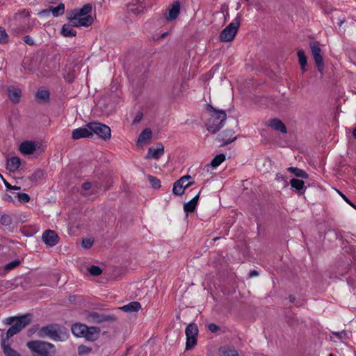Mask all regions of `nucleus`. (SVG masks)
Wrapping results in <instances>:
<instances>
[{
	"label": "nucleus",
	"instance_id": "1",
	"mask_svg": "<svg viewBox=\"0 0 356 356\" xmlns=\"http://www.w3.org/2000/svg\"><path fill=\"white\" fill-rule=\"evenodd\" d=\"M92 11V5L87 3L81 9H74L70 13H67V15L72 19V25L74 26H90L93 22L92 17L89 15Z\"/></svg>",
	"mask_w": 356,
	"mask_h": 356
},
{
	"label": "nucleus",
	"instance_id": "2",
	"mask_svg": "<svg viewBox=\"0 0 356 356\" xmlns=\"http://www.w3.org/2000/svg\"><path fill=\"white\" fill-rule=\"evenodd\" d=\"M38 334L41 338L49 337L54 341H63L68 338L67 329L56 323L42 327Z\"/></svg>",
	"mask_w": 356,
	"mask_h": 356
},
{
	"label": "nucleus",
	"instance_id": "3",
	"mask_svg": "<svg viewBox=\"0 0 356 356\" xmlns=\"http://www.w3.org/2000/svg\"><path fill=\"white\" fill-rule=\"evenodd\" d=\"M26 346L33 353L34 356H51L55 352L54 346L46 341H31Z\"/></svg>",
	"mask_w": 356,
	"mask_h": 356
},
{
	"label": "nucleus",
	"instance_id": "4",
	"mask_svg": "<svg viewBox=\"0 0 356 356\" xmlns=\"http://www.w3.org/2000/svg\"><path fill=\"white\" fill-rule=\"evenodd\" d=\"M209 106L213 111V113L207 124V130L211 134H216L222 127L227 115L224 111L216 110L211 106Z\"/></svg>",
	"mask_w": 356,
	"mask_h": 356
},
{
	"label": "nucleus",
	"instance_id": "5",
	"mask_svg": "<svg viewBox=\"0 0 356 356\" xmlns=\"http://www.w3.org/2000/svg\"><path fill=\"white\" fill-rule=\"evenodd\" d=\"M241 15L238 14L234 22L227 26L220 33V39L222 42H231L236 35L240 26Z\"/></svg>",
	"mask_w": 356,
	"mask_h": 356
},
{
	"label": "nucleus",
	"instance_id": "6",
	"mask_svg": "<svg viewBox=\"0 0 356 356\" xmlns=\"http://www.w3.org/2000/svg\"><path fill=\"white\" fill-rule=\"evenodd\" d=\"M88 127L91 131V136L96 134L104 140H108L111 137V129L106 124L97 122H91L88 123Z\"/></svg>",
	"mask_w": 356,
	"mask_h": 356
},
{
	"label": "nucleus",
	"instance_id": "7",
	"mask_svg": "<svg viewBox=\"0 0 356 356\" xmlns=\"http://www.w3.org/2000/svg\"><path fill=\"white\" fill-rule=\"evenodd\" d=\"M185 334L186 336V350H191L197 344V337L198 334V328L195 323H190L186 328Z\"/></svg>",
	"mask_w": 356,
	"mask_h": 356
},
{
	"label": "nucleus",
	"instance_id": "8",
	"mask_svg": "<svg viewBox=\"0 0 356 356\" xmlns=\"http://www.w3.org/2000/svg\"><path fill=\"white\" fill-rule=\"evenodd\" d=\"M319 45V42L317 41H312L309 42V47L314 62L316 65L318 72L322 73L324 69V61L321 56V49Z\"/></svg>",
	"mask_w": 356,
	"mask_h": 356
},
{
	"label": "nucleus",
	"instance_id": "9",
	"mask_svg": "<svg viewBox=\"0 0 356 356\" xmlns=\"http://www.w3.org/2000/svg\"><path fill=\"white\" fill-rule=\"evenodd\" d=\"M89 318L93 323H102L104 322H113L116 320L115 315H107L99 314L97 312H92L89 314Z\"/></svg>",
	"mask_w": 356,
	"mask_h": 356
},
{
	"label": "nucleus",
	"instance_id": "10",
	"mask_svg": "<svg viewBox=\"0 0 356 356\" xmlns=\"http://www.w3.org/2000/svg\"><path fill=\"white\" fill-rule=\"evenodd\" d=\"M42 239L47 246L53 247L58 243L59 237L56 232L47 229L43 232Z\"/></svg>",
	"mask_w": 356,
	"mask_h": 356
},
{
	"label": "nucleus",
	"instance_id": "11",
	"mask_svg": "<svg viewBox=\"0 0 356 356\" xmlns=\"http://www.w3.org/2000/svg\"><path fill=\"white\" fill-rule=\"evenodd\" d=\"M164 154V146L162 143H159L156 145V147H149L147 155L145 156L146 159H152L158 160Z\"/></svg>",
	"mask_w": 356,
	"mask_h": 356
},
{
	"label": "nucleus",
	"instance_id": "12",
	"mask_svg": "<svg viewBox=\"0 0 356 356\" xmlns=\"http://www.w3.org/2000/svg\"><path fill=\"white\" fill-rule=\"evenodd\" d=\"M91 136V131L86 124L84 127L76 129L72 131V138L74 140H79L80 138H89Z\"/></svg>",
	"mask_w": 356,
	"mask_h": 356
},
{
	"label": "nucleus",
	"instance_id": "13",
	"mask_svg": "<svg viewBox=\"0 0 356 356\" xmlns=\"http://www.w3.org/2000/svg\"><path fill=\"white\" fill-rule=\"evenodd\" d=\"M8 96L13 104H18L22 97V90L19 88L10 86L7 88Z\"/></svg>",
	"mask_w": 356,
	"mask_h": 356
},
{
	"label": "nucleus",
	"instance_id": "14",
	"mask_svg": "<svg viewBox=\"0 0 356 356\" xmlns=\"http://www.w3.org/2000/svg\"><path fill=\"white\" fill-rule=\"evenodd\" d=\"M100 328L98 327H88L87 326V330L85 332L84 338L90 341H95L97 340L100 334Z\"/></svg>",
	"mask_w": 356,
	"mask_h": 356
},
{
	"label": "nucleus",
	"instance_id": "15",
	"mask_svg": "<svg viewBox=\"0 0 356 356\" xmlns=\"http://www.w3.org/2000/svg\"><path fill=\"white\" fill-rule=\"evenodd\" d=\"M31 321V315L27 314L21 316H17L13 326H16L19 332L24 329L26 325H29Z\"/></svg>",
	"mask_w": 356,
	"mask_h": 356
},
{
	"label": "nucleus",
	"instance_id": "16",
	"mask_svg": "<svg viewBox=\"0 0 356 356\" xmlns=\"http://www.w3.org/2000/svg\"><path fill=\"white\" fill-rule=\"evenodd\" d=\"M291 188H293L298 195H302L305 193L307 187L302 180L293 178L290 180Z\"/></svg>",
	"mask_w": 356,
	"mask_h": 356
},
{
	"label": "nucleus",
	"instance_id": "17",
	"mask_svg": "<svg viewBox=\"0 0 356 356\" xmlns=\"http://www.w3.org/2000/svg\"><path fill=\"white\" fill-rule=\"evenodd\" d=\"M35 149L36 145L33 141H24L19 145V151L26 155L32 154L35 151Z\"/></svg>",
	"mask_w": 356,
	"mask_h": 356
},
{
	"label": "nucleus",
	"instance_id": "18",
	"mask_svg": "<svg viewBox=\"0 0 356 356\" xmlns=\"http://www.w3.org/2000/svg\"><path fill=\"white\" fill-rule=\"evenodd\" d=\"M191 184L184 182V179H179L175 182L172 192L176 195H181L184 193L185 188L188 187Z\"/></svg>",
	"mask_w": 356,
	"mask_h": 356
},
{
	"label": "nucleus",
	"instance_id": "19",
	"mask_svg": "<svg viewBox=\"0 0 356 356\" xmlns=\"http://www.w3.org/2000/svg\"><path fill=\"white\" fill-rule=\"evenodd\" d=\"M68 19L70 20L69 24H64L61 29V33L65 37H74L76 35V32L73 30L72 27H75L72 25V17L68 15Z\"/></svg>",
	"mask_w": 356,
	"mask_h": 356
},
{
	"label": "nucleus",
	"instance_id": "20",
	"mask_svg": "<svg viewBox=\"0 0 356 356\" xmlns=\"http://www.w3.org/2000/svg\"><path fill=\"white\" fill-rule=\"evenodd\" d=\"M268 126L276 131H279L282 134L287 133V129L285 124L279 119L275 118L269 120Z\"/></svg>",
	"mask_w": 356,
	"mask_h": 356
},
{
	"label": "nucleus",
	"instance_id": "21",
	"mask_svg": "<svg viewBox=\"0 0 356 356\" xmlns=\"http://www.w3.org/2000/svg\"><path fill=\"white\" fill-rule=\"evenodd\" d=\"M21 165V160L17 156H13L7 160L6 169L10 172L17 170Z\"/></svg>",
	"mask_w": 356,
	"mask_h": 356
},
{
	"label": "nucleus",
	"instance_id": "22",
	"mask_svg": "<svg viewBox=\"0 0 356 356\" xmlns=\"http://www.w3.org/2000/svg\"><path fill=\"white\" fill-rule=\"evenodd\" d=\"M141 308V305L139 302L134 301L125 305L120 309L127 313H133L138 312Z\"/></svg>",
	"mask_w": 356,
	"mask_h": 356
},
{
	"label": "nucleus",
	"instance_id": "23",
	"mask_svg": "<svg viewBox=\"0 0 356 356\" xmlns=\"http://www.w3.org/2000/svg\"><path fill=\"white\" fill-rule=\"evenodd\" d=\"M180 13V3L179 1H175L172 3L169 10L168 16L166 17L167 20L171 21L175 19Z\"/></svg>",
	"mask_w": 356,
	"mask_h": 356
},
{
	"label": "nucleus",
	"instance_id": "24",
	"mask_svg": "<svg viewBox=\"0 0 356 356\" xmlns=\"http://www.w3.org/2000/svg\"><path fill=\"white\" fill-rule=\"evenodd\" d=\"M72 332L74 335L78 337H83L86 330H87V325L81 323H74L71 327Z\"/></svg>",
	"mask_w": 356,
	"mask_h": 356
},
{
	"label": "nucleus",
	"instance_id": "25",
	"mask_svg": "<svg viewBox=\"0 0 356 356\" xmlns=\"http://www.w3.org/2000/svg\"><path fill=\"white\" fill-rule=\"evenodd\" d=\"M234 132L231 129L225 130L222 132L220 136L222 137V140L223 141L222 145H226L229 143H232L233 141L236 140V137L234 136Z\"/></svg>",
	"mask_w": 356,
	"mask_h": 356
},
{
	"label": "nucleus",
	"instance_id": "26",
	"mask_svg": "<svg viewBox=\"0 0 356 356\" xmlns=\"http://www.w3.org/2000/svg\"><path fill=\"white\" fill-rule=\"evenodd\" d=\"M35 97L40 103H47L49 102L50 93L48 90L44 89H38L36 92Z\"/></svg>",
	"mask_w": 356,
	"mask_h": 356
},
{
	"label": "nucleus",
	"instance_id": "27",
	"mask_svg": "<svg viewBox=\"0 0 356 356\" xmlns=\"http://www.w3.org/2000/svg\"><path fill=\"white\" fill-rule=\"evenodd\" d=\"M1 345L3 351L6 356H21L16 350L11 348L8 341L1 340Z\"/></svg>",
	"mask_w": 356,
	"mask_h": 356
},
{
	"label": "nucleus",
	"instance_id": "28",
	"mask_svg": "<svg viewBox=\"0 0 356 356\" xmlns=\"http://www.w3.org/2000/svg\"><path fill=\"white\" fill-rule=\"evenodd\" d=\"M200 193L195 195L192 200L186 202L184 205V209L186 213L194 211L198 202Z\"/></svg>",
	"mask_w": 356,
	"mask_h": 356
},
{
	"label": "nucleus",
	"instance_id": "29",
	"mask_svg": "<svg viewBox=\"0 0 356 356\" xmlns=\"http://www.w3.org/2000/svg\"><path fill=\"white\" fill-rule=\"evenodd\" d=\"M20 264L19 260L13 261L3 267H0V275H4L8 271L15 268Z\"/></svg>",
	"mask_w": 356,
	"mask_h": 356
},
{
	"label": "nucleus",
	"instance_id": "30",
	"mask_svg": "<svg viewBox=\"0 0 356 356\" xmlns=\"http://www.w3.org/2000/svg\"><path fill=\"white\" fill-rule=\"evenodd\" d=\"M152 135V132L150 129H145L139 135L138 138V143H143L147 140L150 139Z\"/></svg>",
	"mask_w": 356,
	"mask_h": 356
},
{
	"label": "nucleus",
	"instance_id": "31",
	"mask_svg": "<svg viewBox=\"0 0 356 356\" xmlns=\"http://www.w3.org/2000/svg\"><path fill=\"white\" fill-rule=\"evenodd\" d=\"M287 170L293 175H295L298 177L307 179L308 178V174L304 171L303 170H301L300 168H296V167H289L287 168Z\"/></svg>",
	"mask_w": 356,
	"mask_h": 356
},
{
	"label": "nucleus",
	"instance_id": "32",
	"mask_svg": "<svg viewBox=\"0 0 356 356\" xmlns=\"http://www.w3.org/2000/svg\"><path fill=\"white\" fill-rule=\"evenodd\" d=\"M19 332V330L18 328H17L16 326L12 325L9 327V329L7 330L5 335L2 334L1 336V340H3L5 341H8L9 338L12 337L15 334Z\"/></svg>",
	"mask_w": 356,
	"mask_h": 356
},
{
	"label": "nucleus",
	"instance_id": "33",
	"mask_svg": "<svg viewBox=\"0 0 356 356\" xmlns=\"http://www.w3.org/2000/svg\"><path fill=\"white\" fill-rule=\"evenodd\" d=\"M51 12L54 17H58L62 15L65 12V5L63 3L58 4L56 7L50 6Z\"/></svg>",
	"mask_w": 356,
	"mask_h": 356
},
{
	"label": "nucleus",
	"instance_id": "34",
	"mask_svg": "<svg viewBox=\"0 0 356 356\" xmlns=\"http://www.w3.org/2000/svg\"><path fill=\"white\" fill-rule=\"evenodd\" d=\"M225 160V156L224 154H220L216 156L210 163V165L213 168H217Z\"/></svg>",
	"mask_w": 356,
	"mask_h": 356
},
{
	"label": "nucleus",
	"instance_id": "35",
	"mask_svg": "<svg viewBox=\"0 0 356 356\" xmlns=\"http://www.w3.org/2000/svg\"><path fill=\"white\" fill-rule=\"evenodd\" d=\"M220 356H239L237 350L234 349H227L226 348H221L219 350Z\"/></svg>",
	"mask_w": 356,
	"mask_h": 356
},
{
	"label": "nucleus",
	"instance_id": "36",
	"mask_svg": "<svg viewBox=\"0 0 356 356\" xmlns=\"http://www.w3.org/2000/svg\"><path fill=\"white\" fill-rule=\"evenodd\" d=\"M298 61L300 65H307V58L303 49H299L297 53Z\"/></svg>",
	"mask_w": 356,
	"mask_h": 356
},
{
	"label": "nucleus",
	"instance_id": "37",
	"mask_svg": "<svg viewBox=\"0 0 356 356\" xmlns=\"http://www.w3.org/2000/svg\"><path fill=\"white\" fill-rule=\"evenodd\" d=\"M148 179L154 188H159L161 187V181L152 175H148Z\"/></svg>",
	"mask_w": 356,
	"mask_h": 356
},
{
	"label": "nucleus",
	"instance_id": "38",
	"mask_svg": "<svg viewBox=\"0 0 356 356\" xmlns=\"http://www.w3.org/2000/svg\"><path fill=\"white\" fill-rule=\"evenodd\" d=\"M8 42V35L4 28L0 26V43L6 44Z\"/></svg>",
	"mask_w": 356,
	"mask_h": 356
},
{
	"label": "nucleus",
	"instance_id": "39",
	"mask_svg": "<svg viewBox=\"0 0 356 356\" xmlns=\"http://www.w3.org/2000/svg\"><path fill=\"white\" fill-rule=\"evenodd\" d=\"M16 197L18 198L19 202L24 204L30 201V196L24 193H17Z\"/></svg>",
	"mask_w": 356,
	"mask_h": 356
},
{
	"label": "nucleus",
	"instance_id": "40",
	"mask_svg": "<svg viewBox=\"0 0 356 356\" xmlns=\"http://www.w3.org/2000/svg\"><path fill=\"white\" fill-rule=\"evenodd\" d=\"M0 222L2 225L8 226L12 223V218L9 215L3 214L0 218Z\"/></svg>",
	"mask_w": 356,
	"mask_h": 356
},
{
	"label": "nucleus",
	"instance_id": "41",
	"mask_svg": "<svg viewBox=\"0 0 356 356\" xmlns=\"http://www.w3.org/2000/svg\"><path fill=\"white\" fill-rule=\"evenodd\" d=\"M88 271L90 273V275L93 276L99 275L102 273V270L100 267L94 265L88 268Z\"/></svg>",
	"mask_w": 356,
	"mask_h": 356
},
{
	"label": "nucleus",
	"instance_id": "42",
	"mask_svg": "<svg viewBox=\"0 0 356 356\" xmlns=\"http://www.w3.org/2000/svg\"><path fill=\"white\" fill-rule=\"evenodd\" d=\"M128 9L130 12H132L134 14H139L143 10V7L141 6H136L134 4L129 5Z\"/></svg>",
	"mask_w": 356,
	"mask_h": 356
},
{
	"label": "nucleus",
	"instance_id": "43",
	"mask_svg": "<svg viewBox=\"0 0 356 356\" xmlns=\"http://www.w3.org/2000/svg\"><path fill=\"white\" fill-rule=\"evenodd\" d=\"M92 350V348L87 346H85V345H80L79 347H78V353L79 355H83V354H87V353H89L90 352H91Z\"/></svg>",
	"mask_w": 356,
	"mask_h": 356
},
{
	"label": "nucleus",
	"instance_id": "44",
	"mask_svg": "<svg viewBox=\"0 0 356 356\" xmlns=\"http://www.w3.org/2000/svg\"><path fill=\"white\" fill-rule=\"evenodd\" d=\"M332 334L339 339H347L348 338V334L345 330H342L341 332H333Z\"/></svg>",
	"mask_w": 356,
	"mask_h": 356
},
{
	"label": "nucleus",
	"instance_id": "45",
	"mask_svg": "<svg viewBox=\"0 0 356 356\" xmlns=\"http://www.w3.org/2000/svg\"><path fill=\"white\" fill-rule=\"evenodd\" d=\"M93 244V241L90 238H83L82 241V246L86 248H90Z\"/></svg>",
	"mask_w": 356,
	"mask_h": 356
},
{
	"label": "nucleus",
	"instance_id": "46",
	"mask_svg": "<svg viewBox=\"0 0 356 356\" xmlns=\"http://www.w3.org/2000/svg\"><path fill=\"white\" fill-rule=\"evenodd\" d=\"M44 175L43 171L39 170L35 172L31 177V181L37 180L38 179H40Z\"/></svg>",
	"mask_w": 356,
	"mask_h": 356
},
{
	"label": "nucleus",
	"instance_id": "47",
	"mask_svg": "<svg viewBox=\"0 0 356 356\" xmlns=\"http://www.w3.org/2000/svg\"><path fill=\"white\" fill-rule=\"evenodd\" d=\"M208 329L211 332L214 333L220 330V327L215 323H210L208 325Z\"/></svg>",
	"mask_w": 356,
	"mask_h": 356
},
{
	"label": "nucleus",
	"instance_id": "48",
	"mask_svg": "<svg viewBox=\"0 0 356 356\" xmlns=\"http://www.w3.org/2000/svg\"><path fill=\"white\" fill-rule=\"evenodd\" d=\"M24 41L29 44V45H34L35 41L30 36V35H26L24 37Z\"/></svg>",
	"mask_w": 356,
	"mask_h": 356
},
{
	"label": "nucleus",
	"instance_id": "49",
	"mask_svg": "<svg viewBox=\"0 0 356 356\" xmlns=\"http://www.w3.org/2000/svg\"><path fill=\"white\" fill-rule=\"evenodd\" d=\"M16 317L17 316H11V317L6 318L3 321V323L6 325H13L15 323V321L16 320Z\"/></svg>",
	"mask_w": 356,
	"mask_h": 356
},
{
	"label": "nucleus",
	"instance_id": "50",
	"mask_svg": "<svg viewBox=\"0 0 356 356\" xmlns=\"http://www.w3.org/2000/svg\"><path fill=\"white\" fill-rule=\"evenodd\" d=\"M277 180H282L284 181V183L286 184V185L287 184V178L286 176H284V175H282L280 173H277L276 175V178H275Z\"/></svg>",
	"mask_w": 356,
	"mask_h": 356
},
{
	"label": "nucleus",
	"instance_id": "51",
	"mask_svg": "<svg viewBox=\"0 0 356 356\" xmlns=\"http://www.w3.org/2000/svg\"><path fill=\"white\" fill-rule=\"evenodd\" d=\"M82 188L85 191H88L92 188V184L89 181H86L82 184Z\"/></svg>",
	"mask_w": 356,
	"mask_h": 356
},
{
	"label": "nucleus",
	"instance_id": "52",
	"mask_svg": "<svg viewBox=\"0 0 356 356\" xmlns=\"http://www.w3.org/2000/svg\"><path fill=\"white\" fill-rule=\"evenodd\" d=\"M339 193L340 194V195L343 197V199L348 203L350 205H351L352 207H353L355 209H356V207L348 200V198L345 195H343V193H341V192H339Z\"/></svg>",
	"mask_w": 356,
	"mask_h": 356
},
{
	"label": "nucleus",
	"instance_id": "53",
	"mask_svg": "<svg viewBox=\"0 0 356 356\" xmlns=\"http://www.w3.org/2000/svg\"><path fill=\"white\" fill-rule=\"evenodd\" d=\"M143 118V113H138L137 114V115L135 117L134 120V123L136 124V123H138Z\"/></svg>",
	"mask_w": 356,
	"mask_h": 356
},
{
	"label": "nucleus",
	"instance_id": "54",
	"mask_svg": "<svg viewBox=\"0 0 356 356\" xmlns=\"http://www.w3.org/2000/svg\"><path fill=\"white\" fill-rule=\"evenodd\" d=\"M0 177L2 179L3 181V184L5 185V186L6 187L7 189H9L10 190L11 188H12V185L10 184L3 177V176L0 174Z\"/></svg>",
	"mask_w": 356,
	"mask_h": 356
},
{
	"label": "nucleus",
	"instance_id": "55",
	"mask_svg": "<svg viewBox=\"0 0 356 356\" xmlns=\"http://www.w3.org/2000/svg\"><path fill=\"white\" fill-rule=\"evenodd\" d=\"M3 200H5V201H6V202H13V199L12 196H10V195H8V194H5V195H3Z\"/></svg>",
	"mask_w": 356,
	"mask_h": 356
},
{
	"label": "nucleus",
	"instance_id": "56",
	"mask_svg": "<svg viewBox=\"0 0 356 356\" xmlns=\"http://www.w3.org/2000/svg\"><path fill=\"white\" fill-rule=\"evenodd\" d=\"M51 12V8L49 7L47 9L42 10L40 14L42 15H48Z\"/></svg>",
	"mask_w": 356,
	"mask_h": 356
},
{
	"label": "nucleus",
	"instance_id": "57",
	"mask_svg": "<svg viewBox=\"0 0 356 356\" xmlns=\"http://www.w3.org/2000/svg\"><path fill=\"white\" fill-rule=\"evenodd\" d=\"M65 80L68 82V83H72L73 81H74V77L68 74L66 76H65Z\"/></svg>",
	"mask_w": 356,
	"mask_h": 356
},
{
	"label": "nucleus",
	"instance_id": "58",
	"mask_svg": "<svg viewBox=\"0 0 356 356\" xmlns=\"http://www.w3.org/2000/svg\"><path fill=\"white\" fill-rule=\"evenodd\" d=\"M258 275H259V273L256 270H251L249 273L250 277H252L254 276H257Z\"/></svg>",
	"mask_w": 356,
	"mask_h": 356
},
{
	"label": "nucleus",
	"instance_id": "59",
	"mask_svg": "<svg viewBox=\"0 0 356 356\" xmlns=\"http://www.w3.org/2000/svg\"><path fill=\"white\" fill-rule=\"evenodd\" d=\"M13 284L9 281L4 282L3 284H1V286H4L5 288L8 289Z\"/></svg>",
	"mask_w": 356,
	"mask_h": 356
},
{
	"label": "nucleus",
	"instance_id": "60",
	"mask_svg": "<svg viewBox=\"0 0 356 356\" xmlns=\"http://www.w3.org/2000/svg\"><path fill=\"white\" fill-rule=\"evenodd\" d=\"M191 178V177L190 175H185V176L182 177L181 178H180V179H184V182L186 183Z\"/></svg>",
	"mask_w": 356,
	"mask_h": 356
},
{
	"label": "nucleus",
	"instance_id": "61",
	"mask_svg": "<svg viewBox=\"0 0 356 356\" xmlns=\"http://www.w3.org/2000/svg\"><path fill=\"white\" fill-rule=\"evenodd\" d=\"M20 189H21V188L19 186H13L10 190L18 191V190H20Z\"/></svg>",
	"mask_w": 356,
	"mask_h": 356
},
{
	"label": "nucleus",
	"instance_id": "62",
	"mask_svg": "<svg viewBox=\"0 0 356 356\" xmlns=\"http://www.w3.org/2000/svg\"><path fill=\"white\" fill-rule=\"evenodd\" d=\"M300 67H301V70L303 71V72H305L307 70V65H300Z\"/></svg>",
	"mask_w": 356,
	"mask_h": 356
},
{
	"label": "nucleus",
	"instance_id": "63",
	"mask_svg": "<svg viewBox=\"0 0 356 356\" xmlns=\"http://www.w3.org/2000/svg\"><path fill=\"white\" fill-rule=\"evenodd\" d=\"M345 22V19H341L338 23L339 26H341Z\"/></svg>",
	"mask_w": 356,
	"mask_h": 356
},
{
	"label": "nucleus",
	"instance_id": "64",
	"mask_svg": "<svg viewBox=\"0 0 356 356\" xmlns=\"http://www.w3.org/2000/svg\"><path fill=\"white\" fill-rule=\"evenodd\" d=\"M353 136L356 139V128L353 131Z\"/></svg>",
	"mask_w": 356,
	"mask_h": 356
}]
</instances>
